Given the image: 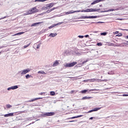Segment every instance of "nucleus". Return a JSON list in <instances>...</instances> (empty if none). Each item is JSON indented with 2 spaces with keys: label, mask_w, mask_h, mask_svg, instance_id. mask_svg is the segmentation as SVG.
<instances>
[{
  "label": "nucleus",
  "mask_w": 128,
  "mask_h": 128,
  "mask_svg": "<svg viewBox=\"0 0 128 128\" xmlns=\"http://www.w3.org/2000/svg\"><path fill=\"white\" fill-rule=\"evenodd\" d=\"M94 112V110H90L89 112H88V113H90V112Z\"/></svg>",
  "instance_id": "obj_49"
},
{
  "label": "nucleus",
  "mask_w": 128,
  "mask_h": 128,
  "mask_svg": "<svg viewBox=\"0 0 128 128\" xmlns=\"http://www.w3.org/2000/svg\"><path fill=\"white\" fill-rule=\"evenodd\" d=\"M56 114V113L54 112H45L44 114H42V116L46 117V116H54Z\"/></svg>",
  "instance_id": "obj_3"
},
{
  "label": "nucleus",
  "mask_w": 128,
  "mask_h": 128,
  "mask_svg": "<svg viewBox=\"0 0 128 128\" xmlns=\"http://www.w3.org/2000/svg\"><path fill=\"white\" fill-rule=\"evenodd\" d=\"M100 108H94V109H93V110H94V112H98V110H100Z\"/></svg>",
  "instance_id": "obj_27"
},
{
  "label": "nucleus",
  "mask_w": 128,
  "mask_h": 128,
  "mask_svg": "<svg viewBox=\"0 0 128 128\" xmlns=\"http://www.w3.org/2000/svg\"><path fill=\"white\" fill-rule=\"evenodd\" d=\"M38 74H46V73L44 71L41 70L38 72Z\"/></svg>",
  "instance_id": "obj_23"
},
{
  "label": "nucleus",
  "mask_w": 128,
  "mask_h": 128,
  "mask_svg": "<svg viewBox=\"0 0 128 128\" xmlns=\"http://www.w3.org/2000/svg\"><path fill=\"white\" fill-rule=\"evenodd\" d=\"M122 96H128V94H124L122 95Z\"/></svg>",
  "instance_id": "obj_47"
},
{
  "label": "nucleus",
  "mask_w": 128,
  "mask_h": 128,
  "mask_svg": "<svg viewBox=\"0 0 128 128\" xmlns=\"http://www.w3.org/2000/svg\"><path fill=\"white\" fill-rule=\"evenodd\" d=\"M30 72V68H26L24 70H20L19 72L20 74V76H22L24 74H26L28 72Z\"/></svg>",
  "instance_id": "obj_1"
},
{
  "label": "nucleus",
  "mask_w": 128,
  "mask_h": 128,
  "mask_svg": "<svg viewBox=\"0 0 128 128\" xmlns=\"http://www.w3.org/2000/svg\"><path fill=\"white\" fill-rule=\"evenodd\" d=\"M30 43L28 44V45H26L24 46V48H28V46H30Z\"/></svg>",
  "instance_id": "obj_39"
},
{
  "label": "nucleus",
  "mask_w": 128,
  "mask_h": 128,
  "mask_svg": "<svg viewBox=\"0 0 128 128\" xmlns=\"http://www.w3.org/2000/svg\"><path fill=\"white\" fill-rule=\"evenodd\" d=\"M26 80H28V78H32V76L31 75H29L28 74H26Z\"/></svg>",
  "instance_id": "obj_24"
},
{
  "label": "nucleus",
  "mask_w": 128,
  "mask_h": 128,
  "mask_svg": "<svg viewBox=\"0 0 128 128\" xmlns=\"http://www.w3.org/2000/svg\"><path fill=\"white\" fill-rule=\"evenodd\" d=\"M23 16H28L26 12L23 14Z\"/></svg>",
  "instance_id": "obj_54"
},
{
  "label": "nucleus",
  "mask_w": 128,
  "mask_h": 128,
  "mask_svg": "<svg viewBox=\"0 0 128 128\" xmlns=\"http://www.w3.org/2000/svg\"><path fill=\"white\" fill-rule=\"evenodd\" d=\"M40 94L41 96H42L44 94V92H41Z\"/></svg>",
  "instance_id": "obj_58"
},
{
  "label": "nucleus",
  "mask_w": 128,
  "mask_h": 128,
  "mask_svg": "<svg viewBox=\"0 0 128 128\" xmlns=\"http://www.w3.org/2000/svg\"><path fill=\"white\" fill-rule=\"evenodd\" d=\"M97 46H102V42H98L97 44Z\"/></svg>",
  "instance_id": "obj_40"
},
{
  "label": "nucleus",
  "mask_w": 128,
  "mask_h": 128,
  "mask_svg": "<svg viewBox=\"0 0 128 128\" xmlns=\"http://www.w3.org/2000/svg\"><path fill=\"white\" fill-rule=\"evenodd\" d=\"M47 0H35V2H46Z\"/></svg>",
  "instance_id": "obj_30"
},
{
  "label": "nucleus",
  "mask_w": 128,
  "mask_h": 128,
  "mask_svg": "<svg viewBox=\"0 0 128 128\" xmlns=\"http://www.w3.org/2000/svg\"><path fill=\"white\" fill-rule=\"evenodd\" d=\"M81 116H82V115H80V116H73L72 118H68V120H72L74 118H81Z\"/></svg>",
  "instance_id": "obj_16"
},
{
  "label": "nucleus",
  "mask_w": 128,
  "mask_h": 128,
  "mask_svg": "<svg viewBox=\"0 0 128 128\" xmlns=\"http://www.w3.org/2000/svg\"><path fill=\"white\" fill-rule=\"evenodd\" d=\"M30 10L32 14H36V12H38V10L36 9V7L32 8Z\"/></svg>",
  "instance_id": "obj_7"
},
{
  "label": "nucleus",
  "mask_w": 128,
  "mask_h": 128,
  "mask_svg": "<svg viewBox=\"0 0 128 128\" xmlns=\"http://www.w3.org/2000/svg\"><path fill=\"white\" fill-rule=\"evenodd\" d=\"M48 10V7L47 6H43L42 8V10Z\"/></svg>",
  "instance_id": "obj_29"
},
{
  "label": "nucleus",
  "mask_w": 128,
  "mask_h": 128,
  "mask_svg": "<svg viewBox=\"0 0 128 128\" xmlns=\"http://www.w3.org/2000/svg\"><path fill=\"white\" fill-rule=\"evenodd\" d=\"M118 20H122V18H118L117 19Z\"/></svg>",
  "instance_id": "obj_55"
},
{
  "label": "nucleus",
  "mask_w": 128,
  "mask_h": 128,
  "mask_svg": "<svg viewBox=\"0 0 128 128\" xmlns=\"http://www.w3.org/2000/svg\"><path fill=\"white\" fill-rule=\"evenodd\" d=\"M88 92V90H83L81 91V92L82 94H85V92Z\"/></svg>",
  "instance_id": "obj_38"
},
{
  "label": "nucleus",
  "mask_w": 128,
  "mask_h": 128,
  "mask_svg": "<svg viewBox=\"0 0 128 128\" xmlns=\"http://www.w3.org/2000/svg\"><path fill=\"white\" fill-rule=\"evenodd\" d=\"M6 18V16H4V17L2 18H0V20H4V18Z\"/></svg>",
  "instance_id": "obj_52"
},
{
  "label": "nucleus",
  "mask_w": 128,
  "mask_h": 128,
  "mask_svg": "<svg viewBox=\"0 0 128 128\" xmlns=\"http://www.w3.org/2000/svg\"><path fill=\"white\" fill-rule=\"evenodd\" d=\"M92 24H104V22H92Z\"/></svg>",
  "instance_id": "obj_37"
},
{
  "label": "nucleus",
  "mask_w": 128,
  "mask_h": 128,
  "mask_svg": "<svg viewBox=\"0 0 128 128\" xmlns=\"http://www.w3.org/2000/svg\"><path fill=\"white\" fill-rule=\"evenodd\" d=\"M14 113H9L8 114H6L4 116V118H8V116H14Z\"/></svg>",
  "instance_id": "obj_9"
},
{
  "label": "nucleus",
  "mask_w": 128,
  "mask_h": 128,
  "mask_svg": "<svg viewBox=\"0 0 128 128\" xmlns=\"http://www.w3.org/2000/svg\"><path fill=\"white\" fill-rule=\"evenodd\" d=\"M6 108H12V106L10 104H7L6 105Z\"/></svg>",
  "instance_id": "obj_25"
},
{
  "label": "nucleus",
  "mask_w": 128,
  "mask_h": 128,
  "mask_svg": "<svg viewBox=\"0 0 128 128\" xmlns=\"http://www.w3.org/2000/svg\"><path fill=\"white\" fill-rule=\"evenodd\" d=\"M88 62V60H86V61H84L82 62V64H86V62Z\"/></svg>",
  "instance_id": "obj_44"
},
{
  "label": "nucleus",
  "mask_w": 128,
  "mask_h": 128,
  "mask_svg": "<svg viewBox=\"0 0 128 128\" xmlns=\"http://www.w3.org/2000/svg\"><path fill=\"white\" fill-rule=\"evenodd\" d=\"M58 36V34L56 33H51L49 34V36L50 38H54V36Z\"/></svg>",
  "instance_id": "obj_12"
},
{
  "label": "nucleus",
  "mask_w": 128,
  "mask_h": 128,
  "mask_svg": "<svg viewBox=\"0 0 128 128\" xmlns=\"http://www.w3.org/2000/svg\"><path fill=\"white\" fill-rule=\"evenodd\" d=\"M20 106V104H18V105L15 106Z\"/></svg>",
  "instance_id": "obj_63"
},
{
  "label": "nucleus",
  "mask_w": 128,
  "mask_h": 128,
  "mask_svg": "<svg viewBox=\"0 0 128 128\" xmlns=\"http://www.w3.org/2000/svg\"><path fill=\"white\" fill-rule=\"evenodd\" d=\"M59 64L60 63L58 62V60H56L55 62H54L53 66H58Z\"/></svg>",
  "instance_id": "obj_21"
},
{
  "label": "nucleus",
  "mask_w": 128,
  "mask_h": 128,
  "mask_svg": "<svg viewBox=\"0 0 128 128\" xmlns=\"http://www.w3.org/2000/svg\"><path fill=\"white\" fill-rule=\"evenodd\" d=\"M109 46H118V45H116V44H112V43H110V44H109Z\"/></svg>",
  "instance_id": "obj_26"
},
{
  "label": "nucleus",
  "mask_w": 128,
  "mask_h": 128,
  "mask_svg": "<svg viewBox=\"0 0 128 128\" xmlns=\"http://www.w3.org/2000/svg\"><path fill=\"white\" fill-rule=\"evenodd\" d=\"M96 78H93L90 80V82H96Z\"/></svg>",
  "instance_id": "obj_45"
},
{
  "label": "nucleus",
  "mask_w": 128,
  "mask_h": 128,
  "mask_svg": "<svg viewBox=\"0 0 128 128\" xmlns=\"http://www.w3.org/2000/svg\"><path fill=\"white\" fill-rule=\"evenodd\" d=\"M42 98H35L34 99H32L28 101L29 102H34V100H42Z\"/></svg>",
  "instance_id": "obj_14"
},
{
  "label": "nucleus",
  "mask_w": 128,
  "mask_h": 128,
  "mask_svg": "<svg viewBox=\"0 0 128 128\" xmlns=\"http://www.w3.org/2000/svg\"><path fill=\"white\" fill-rule=\"evenodd\" d=\"M125 38H128V36H126Z\"/></svg>",
  "instance_id": "obj_62"
},
{
  "label": "nucleus",
  "mask_w": 128,
  "mask_h": 128,
  "mask_svg": "<svg viewBox=\"0 0 128 128\" xmlns=\"http://www.w3.org/2000/svg\"><path fill=\"white\" fill-rule=\"evenodd\" d=\"M108 74H114V72L110 71L108 72Z\"/></svg>",
  "instance_id": "obj_35"
},
{
  "label": "nucleus",
  "mask_w": 128,
  "mask_h": 128,
  "mask_svg": "<svg viewBox=\"0 0 128 128\" xmlns=\"http://www.w3.org/2000/svg\"><path fill=\"white\" fill-rule=\"evenodd\" d=\"M78 38H84V36L80 35L78 36Z\"/></svg>",
  "instance_id": "obj_41"
},
{
  "label": "nucleus",
  "mask_w": 128,
  "mask_h": 128,
  "mask_svg": "<svg viewBox=\"0 0 128 128\" xmlns=\"http://www.w3.org/2000/svg\"><path fill=\"white\" fill-rule=\"evenodd\" d=\"M114 10H118V8L116 9H110L106 11H102V12H114Z\"/></svg>",
  "instance_id": "obj_13"
},
{
  "label": "nucleus",
  "mask_w": 128,
  "mask_h": 128,
  "mask_svg": "<svg viewBox=\"0 0 128 128\" xmlns=\"http://www.w3.org/2000/svg\"><path fill=\"white\" fill-rule=\"evenodd\" d=\"M88 36H89L88 34L86 35V36H84L85 38H88Z\"/></svg>",
  "instance_id": "obj_53"
},
{
  "label": "nucleus",
  "mask_w": 128,
  "mask_h": 128,
  "mask_svg": "<svg viewBox=\"0 0 128 128\" xmlns=\"http://www.w3.org/2000/svg\"><path fill=\"white\" fill-rule=\"evenodd\" d=\"M101 82H108V80H101Z\"/></svg>",
  "instance_id": "obj_46"
},
{
  "label": "nucleus",
  "mask_w": 128,
  "mask_h": 128,
  "mask_svg": "<svg viewBox=\"0 0 128 128\" xmlns=\"http://www.w3.org/2000/svg\"><path fill=\"white\" fill-rule=\"evenodd\" d=\"M98 10H100V9L96 10L94 8H90L89 9V12H98Z\"/></svg>",
  "instance_id": "obj_17"
},
{
  "label": "nucleus",
  "mask_w": 128,
  "mask_h": 128,
  "mask_svg": "<svg viewBox=\"0 0 128 128\" xmlns=\"http://www.w3.org/2000/svg\"><path fill=\"white\" fill-rule=\"evenodd\" d=\"M104 0H96L94 2H93L91 4H98V2H103Z\"/></svg>",
  "instance_id": "obj_10"
},
{
  "label": "nucleus",
  "mask_w": 128,
  "mask_h": 128,
  "mask_svg": "<svg viewBox=\"0 0 128 128\" xmlns=\"http://www.w3.org/2000/svg\"><path fill=\"white\" fill-rule=\"evenodd\" d=\"M90 98H92V97L85 96L82 98V100H88Z\"/></svg>",
  "instance_id": "obj_22"
},
{
  "label": "nucleus",
  "mask_w": 128,
  "mask_h": 128,
  "mask_svg": "<svg viewBox=\"0 0 128 128\" xmlns=\"http://www.w3.org/2000/svg\"><path fill=\"white\" fill-rule=\"evenodd\" d=\"M50 96H54L56 94V92L54 91H51L50 92Z\"/></svg>",
  "instance_id": "obj_33"
},
{
  "label": "nucleus",
  "mask_w": 128,
  "mask_h": 128,
  "mask_svg": "<svg viewBox=\"0 0 128 128\" xmlns=\"http://www.w3.org/2000/svg\"><path fill=\"white\" fill-rule=\"evenodd\" d=\"M92 32H94V34H98V31H94Z\"/></svg>",
  "instance_id": "obj_48"
},
{
  "label": "nucleus",
  "mask_w": 128,
  "mask_h": 128,
  "mask_svg": "<svg viewBox=\"0 0 128 128\" xmlns=\"http://www.w3.org/2000/svg\"><path fill=\"white\" fill-rule=\"evenodd\" d=\"M26 13L28 15V14H32V11H30V10L26 11Z\"/></svg>",
  "instance_id": "obj_31"
},
{
  "label": "nucleus",
  "mask_w": 128,
  "mask_h": 128,
  "mask_svg": "<svg viewBox=\"0 0 128 128\" xmlns=\"http://www.w3.org/2000/svg\"><path fill=\"white\" fill-rule=\"evenodd\" d=\"M92 118H94L93 117H90L89 120H92Z\"/></svg>",
  "instance_id": "obj_61"
},
{
  "label": "nucleus",
  "mask_w": 128,
  "mask_h": 128,
  "mask_svg": "<svg viewBox=\"0 0 128 128\" xmlns=\"http://www.w3.org/2000/svg\"><path fill=\"white\" fill-rule=\"evenodd\" d=\"M122 30H126V31H128V29H122Z\"/></svg>",
  "instance_id": "obj_57"
},
{
  "label": "nucleus",
  "mask_w": 128,
  "mask_h": 128,
  "mask_svg": "<svg viewBox=\"0 0 128 128\" xmlns=\"http://www.w3.org/2000/svg\"><path fill=\"white\" fill-rule=\"evenodd\" d=\"M122 36V34L121 33H119L117 35V36Z\"/></svg>",
  "instance_id": "obj_43"
},
{
  "label": "nucleus",
  "mask_w": 128,
  "mask_h": 128,
  "mask_svg": "<svg viewBox=\"0 0 128 128\" xmlns=\"http://www.w3.org/2000/svg\"><path fill=\"white\" fill-rule=\"evenodd\" d=\"M2 51L0 52V54H2Z\"/></svg>",
  "instance_id": "obj_64"
},
{
  "label": "nucleus",
  "mask_w": 128,
  "mask_h": 128,
  "mask_svg": "<svg viewBox=\"0 0 128 128\" xmlns=\"http://www.w3.org/2000/svg\"><path fill=\"white\" fill-rule=\"evenodd\" d=\"M62 23H63V22H58V23L56 24H53L51 26H49L48 28L50 30V28H54V26H60V24H62Z\"/></svg>",
  "instance_id": "obj_6"
},
{
  "label": "nucleus",
  "mask_w": 128,
  "mask_h": 128,
  "mask_svg": "<svg viewBox=\"0 0 128 128\" xmlns=\"http://www.w3.org/2000/svg\"><path fill=\"white\" fill-rule=\"evenodd\" d=\"M42 22H38L32 24L31 25V26H38V24H42Z\"/></svg>",
  "instance_id": "obj_11"
},
{
  "label": "nucleus",
  "mask_w": 128,
  "mask_h": 128,
  "mask_svg": "<svg viewBox=\"0 0 128 128\" xmlns=\"http://www.w3.org/2000/svg\"><path fill=\"white\" fill-rule=\"evenodd\" d=\"M17 88H18V86H14L10 87H9L7 88L8 90H16Z\"/></svg>",
  "instance_id": "obj_5"
},
{
  "label": "nucleus",
  "mask_w": 128,
  "mask_h": 128,
  "mask_svg": "<svg viewBox=\"0 0 128 128\" xmlns=\"http://www.w3.org/2000/svg\"><path fill=\"white\" fill-rule=\"evenodd\" d=\"M56 9V8H54L50 10H48L47 11H46V14H50V12H52V10H54Z\"/></svg>",
  "instance_id": "obj_15"
},
{
  "label": "nucleus",
  "mask_w": 128,
  "mask_h": 128,
  "mask_svg": "<svg viewBox=\"0 0 128 128\" xmlns=\"http://www.w3.org/2000/svg\"><path fill=\"white\" fill-rule=\"evenodd\" d=\"M24 34V32H18V33H17V34L12 35V36H20V34Z\"/></svg>",
  "instance_id": "obj_19"
},
{
  "label": "nucleus",
  "mask_w": 128,
  "mask_h": 128,
  "mask_svg": "<svg viewBox=\"0 0 128 128\" xmlns=\"http://www.w3.org/2000/svg\"><path fill=\"white\" fill-rule=\"evenodd\" d=\"M54 4H56L54 3H50L49 4H47L46 5V6H47V8L48 10H50V8H52V6H54Z\"/></svg>",
  "instance_id": "obj_8"
},
{
  "label": "nucleus",
  "mask_w": 128,
  "mask_h": 128,
  "mask_svg": "<svg viewBox=\"0 0 128 128\" xmlns=\"http://www.w3.org/2000/svg\"><path fill=\"white\" fill-rule=\"evenodd\" d=\"M98 90H100L98 89H91L90 90V92H98Z\"/></svg>",
  "instance_id": "obj_32"
},
{
  "label": "nucleus",
  "mask_w": 128,
  "mask_h": 128,
  "mask_svg": "<svg viewBox=\"0 0 128 128\" xmlns=\"http://www.w3.org/2000/svg\"><path fill=\"white\" fill-rule=\"evenodd\" d=\"M115 34H118V31H116L115 32H114Z\"/></svg>",
  "instance_id": "obj_50"
},
{
  "label": "nucleus",
  "mask_w": 128,
  "mask_h": 128,
  "mask_svg": "<svg viewBox=\"0 0 128 128\" xmlns=\"http://www.w3.org/2000/svg\"><path fill=\"white\" fill-rule=\"evenodd\" d=\"M81 12H90V8H87L85 10H80Z\"/></svg>",
  "instance_id": "obj_18"
},
{
  "label": "nucleus",
  "mask_w": 128,
  "mask_h": 128,
  "mask_svg": "<svg viewBox=\"0 0 128 128\" xmlns=\"http://www.w3.org/2000/svg\"><path fill=\"white\" fill-rule=\"evenodd\" d=\"M66 14H70V12H66Z\"/></svg>",
  "instance_id": "obj_51"
},
{
  "label": "nucleus",
  "mask_w": 128,
  "mask_h": 128,
  "mask_svg": "<svg viewBox=\"0 0 128 128\" xmlns=\"http://www.w3.org/2000/svg\"><path fill=\"white\" fill-rule=\"evenodd\" d=\"M24 112H28V111L26 110H24V111H21L20 112V114H24Z\"/></svg>",
  "instance_id": "obj_42"
},
{
  "label": "nucleus",
  "mask_w": 128,
  "mask_h": 128,
  "mask_svg": "<svg viewBox=\"0 0 128 128\" xmlns=\"http://www.w3.org/2000/svg\"><path fill=\"white\" fill-rule=\"evenodd\" d=\"M40 44H40V43L39 44H34V46L36 45V46H37L36 48H37V49H38V48H40Z\"/></svg>",
  "instance_id": "obj_28"
},
{
  "label": "nucleus",
  "mask_w": 128,
  "mask_h": 128,
  "mask_svg": "<svg viewBox=\"0 0 128 128\" xmlns=\"http://www.w3.org/2000/svg\"><path fill=\"white\" fill-rule=\"evenodd\" d=\"M74 122V120H71L69 121L68 122Z\"/></svg>",
  "instance_id": "obj_56"
},
{
  "label": "nucleus",
  "mask_w": 128,
  "mask_h": 128,
  "mask_svg": "<svg viewBox=\"0 0 128 128\" xmlns=\"http://www.w3.org/2000/svg\"><path fill=\"white\" fill-rule=\"evenodd\" d=\"M77 22H84V20H77Z\"/></svg>",
  "instance_id": "obj_59"
},
{
  "label": "nucleus",
  "mask_w": 128,
  "mask_h": 128,
  "mask_svg": "<svg viewBox=\"0 0 128 128\" xmlns=\"http://www.w3.org/2000/svg\"><path fill=\"white\" fill-rule=\"evenodd\" d=\"M70 14H74V12H80V10H78L76 11H72V10H70L69 11Z\"/></svg>",
  "instance_id": "obj_20"
},
{
  "label": "nucleus",
  "mask_w": 128,
  "mask_h": 128,
  "mask_svg": "<svg viewBox=\"0 0 128 128\" xmlns=\"http://www.w3.org/2000/svg\"><path fill=\"white\" fill-rule=\"evenodd\" d=\"M4 48V46H0V48Z\"/></svg>",
  "instance_id": "obj_60"
},
{
  "label": "nucleus",
  "mask_w": 128,
  "mask_h": 128,
  "mask_svg": "<svg viewBox=\"0 0 128 128\" xmlns=\"http://www.w3.org/2000/svg\"><path fill=\"white\" fill-rule=\"evenodd\" d=\"M95 82H102V80L96 78V80H95Z\"/></svg>",
  "instance_id": "obj_36"
},
{
  "label": "nucleus",
  "mask_w": 128,
  "mask_h": 128,
  "mask_svg": "<svg viewBox=\"0 0 128 128\" xmlns=\"http://www.w3.org/2000/svg\"><path fill=\"white\" fill-rule=\"evenodd\" d=\"M106 34H108V32H106L100 33V36H106Z\"/></svg>",
  "instance_id": "obj_34"
},
{
  "label": "nucleus",
  "mask_w": 128,
  "mask_h": 128,
  "mask_svg": "<svg viewBox=\"0 0 128 128\" xmlns=\"http://www.w3.org/2000/svg\"><path fill=\"white\" fill-rule=\"evenodd\" d=\"M76 64H78V62H72V63H66L64 65V66H65V68H72V66H74Z\"/></svg>",
  "instance_id": "obj_2"
},
{
  "label": "nucleus",
  "mask_w": 128,
  "mask_h": 128,
  "mask_svg": "<svg viewBox=\"0 0 128 128\" xmlns=\"http://www.w3.org/2000/svg\"><path fill=\"white\" fill-rule=\"evenodd\" d=\"M98 16H80V18H78V19L80 18H96Z\"/></svg>",
  "instance_id": "obj_4"
}]
</instances>
